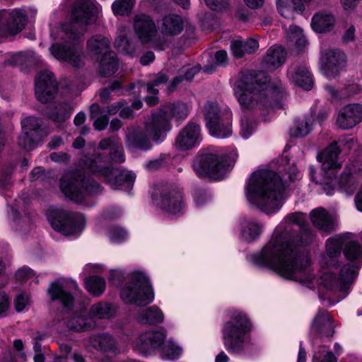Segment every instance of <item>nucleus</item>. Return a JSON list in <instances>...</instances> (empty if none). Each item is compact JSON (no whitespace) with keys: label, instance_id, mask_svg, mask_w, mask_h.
<instances>
[{"label":"nucleus","instance_id":"393cba45","mask_svg":"<svg viewBox=\"0 0 362 362\" xmlns=\"http://www.w3.org/2000/svg\"><path fill=\"white\" fill-rule=\"evenodd\" d=\"M201 129L198 124L189 122L179 132L175 139V146L180 151L193 148L201 141Z\"/></svg>","mask_w":362,"mask_h":362},{"label":"nucleus","instance_id":"f257e3e1","mask_svg":"<svg viewBox=\"0 0 362 362\" xmlns=\"http://www.w3.org/2000/svg\"><path fill=\"white\" fill-rule=\"evenodd\" d=\"M313 240L311 230L301 213L288 215L274 229L270 240L252 261L261 267L274 270L280 276L303 284H313L310 259L301 245Z\"/></svg>","mask_w":362,"mask_h":362},{"label":"nucleus","instance_id":"c85d7f7f","mask_svg":"<svg viewBox=\"0 0 362 362\" xmlns=\"http://www.w3.org/2000/svg\"><path fill=\"white\" fill-rule=\"evenodd\" d=\"M362 120V105L349 104L341 108L337 118V125L343 129H349L355 127Z\"/></svg>","mask_w":362,"mask_h":362},{"label":"nucleus","instance_id":"9d476101","mask_svg":"<svg viewBox=\"0 0 362 362\" xmlns=\"http://www.w3.org/2000/svg\"><path fill=\"white\" fill-rule=\"evenodd\" d=\"M156 206L170 216H180L184 208L183 193L181 188L171 184L156 185L151 192Z\"/></svg>","mask_w":362,"mask_h":362},{"label":"nucleus","instance_id":"c03bdc74","mask_svg":"<svg viewBox=\"0 0 362 362\" xmlns=\"http://www.w3.org/2000/svg\"><path fill=\"white\" fill-rule=\"evenodd\" d=\"M90 119H94L93 127L98 131L104 130L109 122V118L107 115H100V108L98 104H93L90 107Z\"/></svg>","mask_w":362,"mask_h":362},{"label":"nucleus","instance_id":"7ed1b4c3","mask_svg":"<svg viewBox=\"0 0 362 362\" xmlns=\"http://www.w3.org/2000/svg\"><path fill=\"white\" fill-rule=\"evenodd\" d=\"M96 8L93 0H76L72 8V23L64 25L65 42L49 47L51 54L57 60L78 69L84 65V55L78 40L86 27L95 21Z\"/></svg>","mask_w":362,"mask_h":362},{"label":"nucleus","instance_id":"aec40b11","mask_svg":"<svg viewBox=\"0 0 362 362\" xmlns=\"http://www.w3.org/2000/svg\"><path fill=\"white\" fill-rule=\"evenodd\" d=\"M321 68L328 78H334L346 65L345 54L338 49H326L321 54Z\"/></svg>","mask_w":362,"mask_h":362},{"label":"nucleus","instance_id":"c9c22d12","mask_svg":"<svg viewBox=\"0 0 362 362\" xmlns=\"http://www.w3.org/2000/svg\"><path fill=\"white\" fill-rule=\"evenodd\" d=\"M230 48L235 58H242L245 54L255 52L259 48V43L253 38H247L245 40L236 39L231 42Z\"/></svg>","mask_w":362,"mask_h":362},{"label":"nucleus","instance_id":"423d86ee","mask_svg":"<svg viewBox=\"0 0 362 362\" xmlns=\"http://www.w3.org/2000/svg\"><path fill=\"white\" fill-rule=\"evenodd\" d=\"M250 329L246 315L237 311L232 314L230 320L224 324L222 329L223 346L229 354L240 355L248 349L246 333Z\"/></svg>","mask_w":362,"mask_h":362},{"label":"nucleus","instance_id":"4d7b16f0","mask_svg":"<svg viewBox=\"0 0 362 362\" xmlns=\"http://www.w3.org/2000/svg\"><path fill=\"white\" fill-rule=\"evenodd\" d=\"M155 86H153V82L151 83V84H148L146 86L143 84H140L139 83H130L127 86L126 90L129 94H136V93H139L141 91V89L146 88V90L148 93V94L157 95L158 93V89L156 88Z\"/></svg>","mask_w":362,"mask_h":362},{"label":"nucleus","instance_id":"a19ab883","mask_svg":"<svg viewBox=\"0 0 362 362\" xmlns=\"http://www.w3.org/2000/svg\"><path fill=\"white\" fill-rule=\"evenodd\" d=\"M263 227L259 223L249 221L243 227L240 238L245 242H252L260 235Z\"/></svg>","mask_w":362,"mask_h":362},{"label":"nucleus","instance_id":"a211bd4d","mask_svg":"<svg viewBox=\"0 0 362 362\" xmlns=\"http://www.w3.org/2000/svg\"><path fill=\"white\" fill-rule=\"evenodd\" d=\"M27 20L26 12L23 9L0 11V37L18 33L25 26Z\"/></svg>","mask_w":362,"mask_h":362},{"label":"nucleus","instance_id":"774afa93","mask_svg":"<svg viewBox=\"0 0 362 362\" xmlns=\"http://www.w3.org/2000/svg\"><path fill=\"white\" fill-rule=\"evenodd\" d=\"M52 160L58 163H66L69 160L70 156L64 152H54L50 154Z\"/></svg>","mask_w":362,"mask_h":362},{"label":"nucleus","instance_id":"dca6fc26","mask_svg":"<svg viewBox=\"0 0 362 362\" xmlns=\"http://www.w3.org/2000/svg\"><path fill=\"white\" fill-rule=\"evenodd\" d=\"M206 125L214 136L223 139L232 134V114L227 110H221L216 104L209 103L205 106Z\"/></svg>","mask_w":362,"mask_h":362},{"label":"nucleus","instance_id":"a878e982","mask_svg":"<svg viewBox=\"0 0 362 362\" xmlns=\"http://www.w3.org/2000/svg\"><path fill=\"white\" fill-rule=\"evenodd\" d=\"M344 243H346L345 235H338L328 238L325 244L326 255L321 264L327 267L338 266L341 257L342 247L344 248Z\"/></svg>","mask_w":362,"mask_h":362},{"label":"nucleus","instance_id":"bb28decb","mask_svg":"<svg viewBox=\"0 0 362 362\" xmlns=\"http://www.w3.org/2000/svg\"><path fill=\"white\" fill-rule=\"evenodd\" d=\"M133 25L138 39L142 43L151 42L157 34L156 24L148 15L143 13L136 15Z\"/></svg>","mask_w":362,"mask_h":362},{"label":"nucleus","instance_id":"f704fd0d","mask_svg":"<svg viewBox=\"0 0 362 362\" xmlns=\"http://www.w3.org/2000/svg\"><path fill=\"white\" fill-rule=\"evenodd\" d=\"M335 22V17L332 13L326 11H321L316 13L313 16L311 27L316 33H326L333 29Z\"/></svg>","mask_w":362,"mask_h":362},{"label":"nucleus","instance_id":"de8ad7c7","mask_svg":"<svg viewBox=\"0 0 362 362\" xmlns=\"http://www.w3.org/2000/svg\"><path fill=\"white\" fill-rule=\"evenodd\" d=\"M160 351L162 358L173 361L180 357L182 349L169 340L163 344Z\"/></svg>","mask_w":362,"mask_h":362},{"label":"nucleus","instance_id":"4468645a","mask_svg":"<svg viewBox=\"0 0 362 362\" xmlns=\"http://www.w3.org/2000/svg\"><path fill=\"white\" fill-rule=\"evenodd\" d=\"M48 219L54 230L66 235L80 233L85 226L83 214L60 209L51 211Z\"/></svg>","mask_w":362,"mask_h":362},{"label":"nucleus","instance_id":"f3484780","mask_svg":"<svg viewBox=\"0 0 362 362\" xmlns=\"http://www.w3.org/2000/svg\"><path fill=\"white\" fill-rule=\"evenodd\" d=\"M158 29L162 36H158L153 42L156 49L164 50L168 47L172 37L179 35L183 30V20L176 14H168L162 18L158 23Z\"/></svg>","mask_w":362,"mask_h":362},{"label":"nucleus","instance_id":"c756f323","mask_svg":"<svg viewBox=\"0 0 362 362\" xmlns=\"http://www.w3.org/2000/svg\"><path fill=\"white\" fill-rule=\"evenodd\" d=\"M310 217L313 226L322 232L331 233L336 230L337 223L335 218L324 208L312 210Z\"/></svg>","mask_w":362,"mask_h":362},{"label":"nucleus","instance_id":"0e129e2a","mask_svg":"<svg viewBox=\"0 0 362 362\" xmlns=\"http://www.w3.org/2000/svg\"><path fill=\"white\" fill-rule=\"evenodd\" d=\"M240 127V134L245 139L248 138L253 132V124L250 123L247 120L242 119Z\"/></svg>","mask_w":362,"mask_h":362},{"label":"nucleus","instance_id":"7c9ffc66","mask_svg":"<svg viewBox=\"0 0 362 362\" xmlns=\"http://www.w3.org/2000/svg\"><path fill=\"white\" fill-rule=\"evenodd\" d=\"M288 78L291 83L309 90L313 88V76L304 65H293L288 69Z\"/></svg>","mask_w":362,"mask_h":362},{"label":"nucleus","instance_id":"09e8293b","mask_svg":"<svg viewBox=\"0 0 362 362\" xmlns=\"http://www.w3.org/2000/svg\"><path fill=\"white\" fill-rule=\"evenodd\" d=\"M327 92L333 98L337 99H344L356 94L359 89L356 85L351 84L346 87L344 90H336L331 86H326Z\"/></svg>","mask_w":362,"mask_h":362},{"label":"nucleus","instance_id":"864d4df0","mask_svg":"<svg viewBox=\"0 0 362 362\" xmlns=\"http://www.w3.org/2000/svg\"><path fill=\"white\" fill-rule=\"evenodd\" d=\"M310 132V126L306 119L296 121L293 127L290 129L292 137H303L308 134Z\"/></svg>","mask_w":362,"mask_h":362},{"label":"nucleus","instance_id":"680f3d73","mask_svg":"<svg viewBox=\"0 0 362 362\" xmlns=\"http://www.w3.org/2000/svg\"><path fill=\"white\" fill-rule=\"evenodd\" d=\"M35 275L33 271L29 268L24 267L18 269L16 273V278L18 281H25Z\"/></svg>","mask_w":362,"mask_h":362},{"label":"nucleus","instance_id":"3c124183","mask_svg":"<svg viewBox=\"0 0 362 362\" xmlns=\"http://www.w3.org/2000/svg\"><path fill=\"white\" fill-rule=\"evenodd\" d=\"M288 39L291 42L294 43L300 49L304 48L307 45V40L303 33V30L297 26H290Z\"/></svg>","mask_w":362,"mask_h":362},{"label":"nucleus","instance_id":"b1692460","mask_svg":"<svg viewBox=\"0 0 362 362\" xmlns=\"http://www.w3.org/2000/svg\"><path fill=\"white\" fill-rule=\"evenodd\" d=\"M78 289L76 281L64 284L56 281L50 285L48 293L52 300H59L63 307L70 310L73 308L74 302L73 293Z\"/></svg>","mask_w":362,"mask_h":362},{"label":"nucleus","instance_id":"a18cd8bd","mask_svg":"<svg viewBox=\"0 0 362 362\" xmlns=\"http://www.w3.org/2000/svg\"><path fill=\"white\" fill-rule=\"evenodd\" d=\"M41 126L40 120L35 117H26L21 121L22 131L39 138L41 136Z\"/></svg>","mask_w":362,"mask_h":362},{"label":"nucleus","instance_id":"338daca9","mask_svg":"<svg viewBox=\"0 0 362 362\" xmlns=\"http://www.w3.org/2000/svg\"><path fill=\"white\" fill-rule=\"evenodd\" d=\"M28 304V298L23 293L16 296L15 298V307L18 312L22 311Z\"/></svg>","mask_w":362,"mask_h":362},{"label":"nucleus","instance_id":"9b49d317","mask_svg":"<svg viewBox=\"0 0 362 362\" xmlns=\"http://www.w3.org/2000/svg\"><path fill=\"white\" fill-rule=\"evenodd\" d=\"M156 122L153 117H151L144 122V128L140 126H129L124 130V141L127 148L139 149L141 151H148L152 148L151 140L156 143H160L165 138V133L160 132L158 139H156L153 133V128H148V126L156 127Z\"/></svg>","mask_w":362,"mask_h":362},{"label":"nucleus","instance_id":"5701e85b","mask_svg":"<svg viewBox=\"0 0 362 362\" xmlns=\"http://www.w3.org/2000/svg\"><path fill=\"white\" fill-rule=\"evenodd\" d=\"M362 173V161L354 160L344 168L339 178H337V187L347 195H351L357 188L355 175Z\"/></svg>","mask_w":362,"mask_h":362},{"label":"nucleus","instance_id":"473e14b6","mask_svg":"<svg viewBox=\"0 0 362 362\" xmlns=\"http://www.w3.org/2000/svg\"><path fill=\"white\" fill-rule=\"evenodd\" d=\"M286 57V52L281 46H272L269 47L262 59V66L270 71L275 70L281 66Z\"/></svg>","mask_w":362,"mask_h":362},{"label":"nucleus","instance_id":"72a5a7b5","mask_svg":"<svg viewBox=\"0 0 362 362\" xmlns=\"http://www.w3.org/2000/svg\"><path fill=\"white\" fill-rule=\"evenodd\" d=\"M110 41L105 36L95 35L87 42V51L91 57L98 59L110 51Z\"/></svg>","mask_w":362,"mask_h":362},{"label":"nucleus","instance_id":"4c0bfd02","mask_svg":"<svg viewBox=\"0 0 362 362\" xmlns=\"http://www.w3.org/2000/svg\"><path fill=\"white\" fill-rule=\"evenodd\" d=\"M67 327L76 332H84L93 329L95 327V322L91 317L80 313L68 321Z\"/></svg>","mask_w":362,"mask_h":362},{"label":"nucleus","instance_id":"e433bc0d","mask_svg":"<svg viewBox=\"0 0 362 362\" xmlns=\"http://www.w3.org/2000/svg\"><path fill=\"white\" fill-rule=\"evenodd\" d=\"M90 343L95 349L103 352L117 354L119 351L115 340L107 334L90 337Z\"/></svg>","mask_w":362,"mask_h":362},{"label":"nucleus","instance_id":"412c9836","mask_svg":"<svg viewBox=\"0 0 362 362\" xmlns=\"http://www.w3.org/2000/svg\"><path fill=\"white\" fill-rule=\"evenodd\" d=\"M57 93V83L52 72L44 71L35 78V96L42 103H50Z\"/></svg>","mask_w":362,"mask_h":362},{"label":"nucleus","instance_id":"69168bd1","mask_svg":"<svg viewBox=\"0 0 362 362\" xmlns=\"http://www.w3.org/2000/svg\"><path fill=\"white\" fill-rule=\"evenodd\" d=\"M126 105L127 103L123 100L114 103L107 107V112L111 115L119 113L122 107Z\"/></svg>","mask_w":362,"mask_h":362},{"label":"nucleus","instance_id":"0eeeda50","mask_svg":"<svg viewBox=\"0 0 362 362\" xmlns=\"http://www.w3.org/2000/svg\"><path fill=\"white\" fill-rule=\"evenodd\" d=\"M339 144H344L347 148L351 149L354 141L351 137L339 139V141L331 144L318 156L324 172V179L320 184L323 190L329 195L337 188L336 173L341 167V163L339 161V155L341 152Z\"/></svg>","mask_w":362,"mask_h":362},{"label":"nucleus","instance_id":"58836bf2","mask_svg":"<svg viewBox=\"0 0 362 362\" xmlns=\"http://www.w3.org/2000/svg\"><path fill=\"white\" fill-rule=\"evenodd\" d=\"M118 69V63L115 52H109L100 60L99 72L104 77H108L114 74Z\"/></svg>","mask_w":362,"mask_h":362},{"label":"nucleus","instance_id":"e2e57ef3","mask_svg":"<svg viewBox=\"0 0 362 362\" xmlns=\"http://www.w3.org/2000/svg\"><path fill=\"white\" fill-rule=\"evenodd\" d=\"M122 211L118 207L112 206L106 209L101 214L103 219H115L120 216Z\"/></svg>","mask_w":362,"mask_h":362},{"label":"nucleus","instance_id":"4be33fe9","mask_svg":"<svg viewBox=\"0 0 362 362\" xmlns=\"http://www.w3.org/2000/svg\"><path fill=\"white\" fill-rule=\"evenodd\" d=\"M166 334L164 330H153L142 334L134 342V349L140 354H151L160 349L165 342Z\"/></svg>","mask_w":362,"mask_h":362},{"label":"nucleus","instance_id":"f8f14e48","mask_svg":"<svg viewBox=\"0 0 362 362\" xmlns=\"http://www.w3.org/2000/svg\"><path fill=\"white\" fill-rule=\"evenodd\" d=\"M189 109L188 105L181 101H177L173 103L166 104L159 109L156 112H153L152 116L156 122V127L148 126V128L153 129V133L155 139L157 140L160 136V132H163L165 134L171 129L170 121L172 119L176 120H184L189 115Z\"/></svg>","mask_w":362,"mask_h":362},{"label":"nucleus","instance_id":"cd10ccee","mask_svg":"<svg viewBox=\"0 0 362 362\" xmlns=\"http://www.w3.org/2000/svg\"><path fill=\"white\" fill-rule=\"evenodd\" d=\"M311 332L322 339L330 338L334 334V325L326 310H318L311 325Z\"/></svg>","mask_w":362,"mask_h":362},{"label":"nucleus","instance_id":"ddd939ff","mask_svg":"<svg viewBox=\"0 0 362 362\" xmlns=\"http://www.w3.org/2000/svg\"><path fill=\"white\" fill-rule=\"evenodd\" d=\"M358 270L355 264L346 263L341 267L338 276L330 271L324 272L320 277V284L333 293L346 292L355 281Z\"/></svg>","mask_w":362,"mask_h":362},{"label":"nucleus","instance_id":"6e6d98bb","mask_svg":"<svg viewBox=\"0 0 362 362\" xmlns=\"http://www.w3.org/2000/svg\"><path fill=\"white\" fill-rule=\"evenodd\" d=\"M39 137L30 134V133L25 134V131L18 137V145L26 151H30L34 148L35 143Z\"/></svg>","mask_w":362,"mask_h":362},{"label":"nucleus","instance_id":"37998d69","mask_svg":"<svg viewBox=\"0 0 362 362\" xmlns=\"http://www.w3.org/2000/svg\"><path fill=\"white\" fill-rule=\"evenodd\" d=\"M87 291L95 296H100L105 289V281L102 277L93 276L85 281Z\"/></svg>","mask_w":362,"mask_h":362},{"label":"nucleus","instance_id":"49530a36","mask_svg":"<svg viewBox=\"0 0 362 362\" xmlns=\"http://www.w3.org/2000/svg\"><path fill=\"white\" fill-rule=\"evenodd\" d=\"M113 307L107 303L100 302L92 305L90 313L99 319H110L114 315Z\"/></svg>","mask_w":362,"mask_h":362},{"label":"nucleus","instance_id":"8fccbe9b","mask_svg":"<svg viewBox=\"0 0 362 362\" xmlns=\"http://www.w3.org/2000/svg\"><path fill=\"white\" fill-rule=\"evenodd\" d=\"M135 0H116L112 5V9L115 15H129L134 5Z\"/></svg>","mask_w":362,"mask_h":362},{"label":"nucleus","instance_id":"6e6552de","mask_svg":"<svg viewBox=\"0 0 362 362\" xmlns=\"http://www.w3.org/2000/svg\"><path fill=\"white\" fill-rule=\"evenodd\" d=\"M60 189L70 200L81 203L88 195L100 192L102 188L94 180H86L83 175L77 172L68 171L60 180Z\"/></svg>","mask_w":362,"mask_h":362},{"label":"nucleus","instance_id":"13d9d810","mask_svg":"<svg viewBox=\"0 0 362 362\" xmlns=\"http://www.w3.org/2000/svg\"><path fill=\"white\" fill-rule=\"evenodd\" d=\"M170 160L167 155H160L158 158L147 162L145 165L146 169L149 171H155L165 167Z\"/></svg>","mask_w":362,"mask_h":362},{"label":"nucleus","instance_id":"20e7f679","mask_svg":"<svg viewBox=\"0 0 362 362\" xmlns=\"http://www.w3.org/2000/svg\"><path fill=\"white\" fill-rule=\"evenodd\" d=\"M284 186L279 175L269 170L252 173L246 186L250 202L267 214L275 213L283 205Z\"/></svg>","mask_w":362,"mask_h":362},{"label":"nucleus","instance_id":"ea45409f","mask_svg":"<svg viewBox=\"0 0 362 362\" xmlns=\"http://www.w3.org/2000/svg\"><path fill=\"white\" fill-rule=\"evenodd\" d=\"M163 313L156 306H151L139 313L138 320L142 324H156L163 321Z\"/></svg>","mask_w":362,"mask_h":362},{"label":"nucleus","instance_id":"2eb2a0df","mask_svg":"<svg viewBox=\"0 0 362 362\" xmlns=\"http://www.w3.org/2000/svg\"><path fill=\"white\" fill-rule=\"evenodd\" d=\"M193 169L200 177H209L219 180L223 178L226 173L227 165L223 156L209 152H202L196 157Z\"/></svg>","mask_w":362,"mask_h":362},{"label":"nucleus","instance_id":"603ef678","mask_svg":"<svg viewBox=\"0 0 362 362\" xmlns=\"http://www.w3.org/2000/svg\"><path fill=\"white\" fill-rule=\"evenodd\" d=\"M313 362H337V358L327 347L319 346L314 352Z\"/></svg>","mask_w":362,"mask_h":362},{"label":"nucleus","instance_id":"f03ea898","mask_svg":"<svg viewBox=\"0 0 362 362\" xmlns=\"http://www.w3.org/2000/svg\"><path fill=\"white\" fill-rule=\"evenodd\" d=\"M267 79L262 72L245 70L240 72L234 84V94L243 110L267 109L279 105L286 96L281 81L267 86Z\"/></svg>","mask_w":362,"mask_h":362},{"label":"nucleus","instance_id":"bf43d9fd","mask_svg":"<svg viewBox=\"0 0 362 362\" xmlns=\"http://www.w3.org/2000/svg\"><path fill=\"white\" fill-rule=\"evenodd\" d=\"M109 238L112 243H119L126 240L127 233L124 229L112 226L109 230Z\"/></svg>","mask_w":362,"mask_h":362},{"label":"nucleus","instance_id":"1a4fd4ad","mask_svg":"<svg viewBox=\"0 0 362 362\" xmlns=\"http://www.w3.org/2000/svg\"><path fill=\"white\" fill-rule=\"evenodd\" d=\"M121 298L125 303L138 306L151 303L154 294L148 277L143 272H133L129 283L121 291Z\"/></svg>","mask_w":362,"mask_h":362},{"label":"nucleus","instance_id":"39448f33","mask_svg":"<svg viewBox=\"0 0 362 362\" xmlns=\"http://www.w3.org/2000/svg\"><path fill=\"white\" fill-rule=\"evenodd\" d=\"M95 156L99 159L98 162L93 157L86 156L85 158H81L80 165L88 173L103 177L114 189L122 188L124 185L127 188L132 187L136 178L134 173L126 170L109 168L107 157L105 158V156L99 151L96 152Z\"/></svg>","mask_w":362,"mask_h":362},{"label":"nucleus","instance_id":"052dcab7","mask_svg":"<svg viewBox=\"0 0 362 362\" xmlns=\"http://www.w3.org/2000/svg\"><path fill=\"white\" fill-rule=\"evenodd\" d=\"M206 6L214 11H221L228 5V0H204Z\"/></svg>","mask_w":362,"mask_h":362},{"label":"nucleus","instance_id":"5fc2aeb1","mask_svg":"<svg viewBox=\"0 0 362 362\" xmlns=\"http://www.w3.org/2000/svg\"><path fill=\"white\" fill-rule=\"evenodd\" d=\"M115 47L123 54L129 57L135 55V49L132 43L129 42L126 36L119 37L115 42Z\"/></svg>","mask_w":362,"mask_h":362},{"label":"nucleus","instance_id":"2f4dec72","mask_svg":"<svg viewBox=\"0 0 362 362\" xmlns=\"http://www.w3.org/2000/svg\"><path fill=\"white\" fill-rule=\"evenodd\" d=\"M72 113V108L69 103L56 102L49 104L42 114L55 124H61L68 119Z\"/></svg>","mask_w":362,"mask_h":362},{"label":"nucleus","instance_id":"79ce46f5","mask_svg":"<svg viewBox=\"0 0 362 362\" xmlns=\"http://www.w3.org/2000/svg\"><path fill=\"white\" fill-rule=\"evenodd\" d=\"M343 252L347 259L350 261L356 260L362 256V247L358 243L350 240L346 235V243H344Z\"/></svg>","mask_w":362,"mask_h":362},{"label":"nucleus","instance_id":"6ab92c4d","mask_svg":"<svg viewBox=\"0 0 362 362\" xmlns=\"http://www.w3.org/2000/svg\"><path fill=\"white\" fill-rule=\"evenodd\" d=\"M99 151L104 156L109 159V168H111V162L123 163L125 160L124 151L122 144L119 142V139L112 136L102 139L97 148H93V153H87L81 158L86 156L93 157L98 162L99 159L95 156L96 152Z\"/></svg>","mask_w":362,"mask_h":362}]
</instances>
